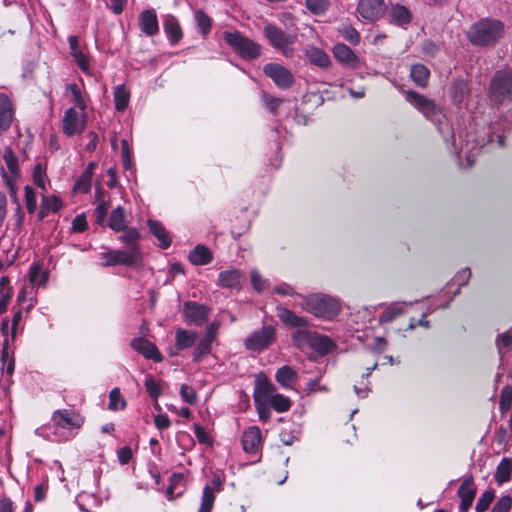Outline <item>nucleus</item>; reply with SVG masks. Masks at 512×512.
<instances>
[{
	"label": "nucleus",
	"instance_id": "1",
	"mask_svg": "<svg viewBox=\"0 0 512 512\" xmlns=\"http://www.w3.org/2000/svg\"><path fill=\"white\" fill-rule=\"evenodd\" d=\"M503 34V25L498 20L483 19L473 24L467 32L469 41L478 46L494 44Z\"/></svg>",
	"mask_w": 512,
	"mask_h": 512
},
{
	"label": "nucleus",
	"instance_id": "2",
	"mask_svg": "<svg viewBox=\"0 0 512 512\" xmlns=\"http://www.w3.org/2000/svg\"><path fill=\"white\" fill-rule=\"evenodd\" d=\"M302 298L300 306L305 311L324 318H333L340 311L338 301L325 294L299 295Z\"/></svg>",
	"mask_w": 512,
	"mask_h": 512
},
{
	"label": "nucleus",
	"instance_id": "3",
	"mask_svg": "<svg viewBox=\"0 0 512 512\" xmlns=\"http://www.w3.org/2000/svg\"><path fill=\"white\" fill-rule=\"evenodd\" d=\"M263 34L268 43L283 56L291 57L293 55L292 46L297 41V34L287 33L275 24L268 23L263 28Z\"/></svg>",
	"mask_w": 512,
	"mask_h": 512
},
{
	"label": "nucleus",
	"instance_id": "4",
	"mask_svg": "<svg viewBox=\"0 0 512 512\" xmlns=\"http://www.w3.org/2000/svg\"><path fill=\"white\" fill-rule=\"evenodd\" d=\"M292 339L299 348L308 347L320 355H326L334 348V344L329 337L307 329L295 330Z\"/></svg>",
	"mask_w": 512,
	"mask_h": 512
},
{
	"label": "nucleus",
	"instance_id": "5",
	"mask_svg": "<svg viewBox=\"0 0 512 512\" xmlns=\"http://www.w3.org/2000/svg\"><path fill=\"white\" fill-rule=\"evenodd\" d=\"M254 399L257 401L264 399V402H268L270 406L280 413L288 411L291 407L289 398L276 393L275 386L267 379L257 380L254 390Z\"/></svg>",
	"mask_w": 512,
	"mask_h": 512
},
{
	"label": "nucleus",
	"instance_id": "6",
	"mask_svg": "<svg viewBox=\"0 0 512 512\" xmlns=\"http://www.w3.org/2000/svg\"><path fill=\"white\" fill-rule=\"evenodd\" d=\"M224 39L243 59L253 60L261 54V46L238 31L224 32Z\"/></svg>",
	"mask_w": 512,
	"mask_h": 512
},
{
	"label": "nucleus",
	"instance_id": "7",
	"mask_svg": "<svg viewBox=\"0 0 512 512\" xmlns=\"http://www.w3.org/2000/svg\"><path fill=\"white\" fill-rule=\"evenodd\" d=\"M490 98L499 103L512 98V70L495 73L490 83Z\"/></svg>",
	"mask_w": 512,
	"mask_h": 512
},
{
	"label": "nucleus",
	"instance_id": "8",
	"mask_svg": "<svg viewBox=\"0 0 512 512\" xmlns=\"http://www.w3.org/2000/svg\"><path fill=\"white\" fill-rule=\"evenodd\" d=\"M274 341L275 329L274 327L267 325L250 333L244 341V346L247 350L261 352L270 347Z\"/></svg>",
	"mask_w": 512,
	"mask_h": 512
},
{
	"label": "nucleus",
	"instance_id": "9",
	"mask_svg": "<svg viewBox=\"0 0 512 512\" xmlns=\"http://www.w3.org/2000/svg\"><path fill=\"white\" fill-rule=\"evenodd\" d=\"M100 257L105 260L102 263L104 267L125 265L128 267L137 266V251L131 249L130 251L124 250H110L105 253H101Z\"/></svg>",
	"mask_w": 512,
	"mask_h": 512
},
{
	"label": "nucleus",
	"instance_id": "10",
	"mask_svg": "<svg viewBox=\"0 0 512 512\" xmlns=\"http://www.w3.org/2000/svg\"><path fill=\"white\" fill-rule=\"evenodd\" d=\"M263 71L267 77L280 89H288L294 83L293 74L284 66L278 63H268L264 66Z\"/></svg>",
	"mask_w": 512,
	"mask_h": 512
},
{
	"label": "nucleus",
	"instance_id": "11",
	"mask_svg": "<svg viewBox=\"0 0 512 512\" xmlns=\"http://www.w3.org/2000/svg\"><path fill=\"white\" fill-rule=\"evenodd\" d=\"M53 424L56 428L72 430L80 428L84 423V418L73 410H57L52 415Z\"/></svg>",
	"mask_w": 512,
	"mask_h": 512
},
{
	"label": "nucleus",
	"instance_id": "12",
	"mask_svg": "<svg viewBox=\"0 0 512 512\" xmlns=\"http://www.w3.org/2000/svg\"><path fill=\"white\" fill-rule=\"evenodd\" d=\"M405 95L406 101L413 105L427 119L432 120V118L438 114L439 109L433 100L411 90L407 91Z\"/></svg>",
	"mask_w": 512,
	"mask_h": 512
},
{
	"label": "nucleus",
	"instance_id": "13",
	"mask_svg": "<svg viewBox=\"0 0 512 512\" xmlns=\"http://www.w3.org/2000/svg\"><path fill=\"white\" fill-rule=\"evenodd\" d=\"M86 126L84 113L76 111L74 108L66 110L62 119V129L67 136L82 133Z\"/></svg>",
	"mask_w": 512,
	"mask_h": 512
},
{
	"label": "nucleus",
	"instance_id": "14",
	"mask_svg": "<svg viewBox=\"0 0 512 512\" xmlns=\"http://www.w3.org/2000/svg\"><path fill=\"white\" fill-rule=\"evenodd\" d=\"M386 10L384 0H359L357 11L366 20L376 21Z\"/></svg>",
	"mask_w": 512,
	"mask_h": 512
},
{
	"label": "nucleus",
	"instance_id": "15",
	"mask_svg": "<svg viewBox=\"0 0 512 512\" xmlns=\"http://www.w3.org/2000/svg\"><path fill=\"white\" fill-rule=\"evenodd\" d=\"M183 313L189 323L202 325L207 321L210 309L204 304L187 301L184 303Z\"/></svg>",
	"mask_w": 512,
	"mask_h": 512
},
{
	"label": "nucleus",
	"instance_id": "16",
	"mask_svg": "<svg viewBox=\"0 0 512 512\" xmlns=\"http://www.w3.org/2000/svg\"><path fill=\"white\" fill-rule=\"evenodd\" d=\"M138 26L148 37L158 34L159 24L156 12L153 9L142 11L138 17Z\"/></svg>",
	"mask_w": 512,
	"mask_h": 512
},
{
	"label": "nucleus",
	"instance_id": "17",
	"mask_svg": "<svg viewBox=\"0 0 512 512\" xmlns=\"http://www.w3.org/2000/svg\"><path fill=\"white\" fill-rule=\"evenodd\" d=\"M131 347L147 359H153L156 362H160L162 360V356L160 355L157 347L152 342L144 338L132 339Z\"/></svg>",
	"mask_w": 512,
	"mask_h": 512
},
{
	"label": "nucleus",
	"instance_id": "18",
	"mask_svg": "<svg viewBox=\"0 0 512 512\" xmlns=\"http://www.w3.org/2000/svg\"><path fill=\"white\" fill-rule=\"evenodd\" d=\"M458 496L461 499L459 509L461 512H467L471 507L476 495L473 480L471 478L465 479L458 489Z\"/></svg>",
	"mask_w": 512,
	"mask_h": 512
},
{
	"label": "nucleus",
	"instance_id": "19",
	"mask_svg": "<svg viewBox=\"0 0 512 512\" xmlns=\"http://www.w3.org/2000/svg\"><path fill=\"white\" fill-rule=\"evenodd\" d=\"M244 279V274L240 270L230 269L219 273L217 283L222 288L235 289L241 286Z\"/></svg>",
	"mask_w": 512,
	"mask_h": 512
},
{
	"label": "nucleus",
	"instance_id": "20",
	"mask_svg": "<svg viewBox=\"0 0 512 512\" xmlns=\"http://www.w3.org/2000/svg\"><path fill=\"white\" fill-rule=\"evenodd\" d=\"M123 234L119 236V240L126 244V249L124 251H130L131 249H135L137 251V264H140L142 261V252L139 247V239L140 234L136 228H128L122 231Z\"/></svg>",
	"mask_w": 512,
	"mask_h": 512
},
{
	"label": "nucleus",
	"instance_id": "21",
	"mask_svg": "<svg viewBox=\"0 0 512 512\" xmlns=\"http://www.w3.org/2000/svg\"><path fill=\"white\" fill-rule=\"evenodd\" d=\"M261 442V431L256 426L246 429L242 435L243 449L247 453H256Z\"/></svg>",
	"mask_w": 512,
	"mask_h": 512
},
{
	"label": "nucleus",
	"instance_id": "22",
	"mask_svg": "<svg viewBox=\"0 0 512 512\" xmlns=\"http://www.w3.org/2000/svg\"><path fill=\"white\" fill-rule=\"evenodd\" d=\"M197 340V333L185 329H177L175 333V348L177 351H172L171 355H177L178 351L192 347Z\"/></svg>",
	"mask_w": 512,
	"mask_h": 512
},
{
	"label": "nucleus",
	"instance_id": "23",
	"mask_svg": "<svg viewBox=\"0 0 512 512\" xmlns=\"http://www.w3.org/2000/svg\"><path fill=\"white\" fill-rule=\"evenodd\" d=\"M334 57L341 63L356 67L359 62L357 55L345 44L337 43L332 49Z\"/></svg>",
	"mask_w": 512,
	"mask_h": 512
},
{
	"label": "nucleus",
	"instance_id": "24",
	"mask_svg": "<svg viewBox=\"0 0 512 512\" xmlns=\"http://www.w3.org/2000/svg\"><path fill=\"white\" fill-rule=\"evenodd\" d=\"M68 43L70 46V54L74 59V62L79 66V68L83 72H88L89 70V60L85 56V54L79 49V40L77 36H69Z\"/></svg>",
	"mask_w": 512,
	"mask_h": 512
},
{
	"label": "nucleus",
	"instance_id": "25",
	"mask_svg": "<svg viewBox=\"0 0 512 512\" xmlns=\"http://www.w3.org/2000/svg\"><path fill=\"white\" fill-rule=\"evenodd\" d=\"M277 316L285 325L289 327L304 329V327L308 324L306 318L296 315L293 311L287 308H278Z\"/></svg>",
	"mask_w": 512,
	"mask_h": 512
},
{
	"label": "nucleus",
	"instance_id": "26",
	"mask_svg": "<svg viewBox=\"0 0 512 512\" xmlns=\"http://www.w3.org/2000/svg\"><path fill=\"white\" fill-rule=\"evenodd\" d=\"M220 481L213 480V485H207L203 489L202 502L199 512H211L215 501V492L220 489Z\"/></svg>",
	"mask_w": 512,
	"mask_h": 512
},
{
	"label": "nucleus",
	"instance_id": "27",
	"mask_svg": "<svg viewBox=\"0 0 512 512\" xmlns=\"http://www.w3.org/2000/svg\"><path fill=\"white\" fill-rule=\"evenodd\" d=\"M163 28L171 44H177L182 38V29L176 17L166 16L163 22Z\"/></svg>",
	"mask_w": 512,
	"mask_h": 512
},
{
	"label": "nucleus",
	"instance_id": "28",
	"mask_svg": "<svg viewBox=\"0 0 512 512\" xmlns=\"http://www.w3.org/2000/svg\"><path fill=\"white\" fill-rule=\"evenodd\" d=\"M188 259L193 265L202 266L213 260V254L208 247L199 244L189 253Z\"/></svg>",
	"mask_w": 512,
	"mask_h": 512
},
{
	"label": "nucleus",
	"instance_id": "29",
	"mask_svg": "<svg viewBox=\"0 0 512 512\" xmlns=\"http://www.w3.org/2000/svg\"><path fill=\"white\" fill-rule=\"evenodd\" d=\"M13 119L12 103L7 95L0 94V129L8 130Z\"/></svg>",
	"mask_w": 512,
	"mask_h": 512
},
{
	"label": "nucleus",
	"instance_id": "30",
	"mask_svg": "<svg viewBox=\"0 0 512 512\" xmlns=\"http://www.w3.org/2000/svg\"><path fill=\"white\" fill-rule=\"evenodd\" d=\"M275 378L282 387L292 388L298 379V374L292 367L284 365L276 371Z\"/></svg>",
	"mask_w": 512,
	"mask_h": 512
},
{
	"label": "nucleus",
	"instance_id": "31",
	"mask_svg": "<svg viewBox=\"0 0 512 512\" xmlns=\"http://www.w3.org/2000/svg\"><path fill=\"white\" fill-rule=\"evenodd\" d=\"M306 56L312 64L321 68H328L331 65L329 55L318 47L309 46L306 49Z\"/></svg>",
	"mask_w": 512,
	"mask_h": 512
},
{
	"label": "nucleus",
	"instance_id": "32",
	"mask_svg": "<svg viewBox=\"0 0 512 512\" xmlns=\"http://www.w3.org/2000/svg\"><path fill=\"white\" fill-rule=\"evenodd\" d=\"M414 302H394L390 304L381 314L380 320L383 322H391L398 316L406 312L407 306H412Z\"/></svg>",
	"mask_w": 512,
	"mask_h": 512
},
{
	"label": "nucleus",
	"instance_id": "33",
	"mask_svg": "<svg viewBox=\"0 0 512 512\" xmlns=\"http://www.w3.org/2000/svg\"><path fill=\"white\" fill-rule=\"evenodd\" d=\"M148 227L150 232L160 241L162 249H166L171 245V238L160 222L148 220Z\"/></svg>",
	"mask_w": 512,
	"mask_h": 512
},
{
	"label": "nucleus",
	"instance_id": "34",
	"mask_svg": "<svg viewBox=\"0 0 512 512\" xmlns=\"http://www.w3.org/2000/svg\"><path fill=\"white\" fill-rule=\"evenodd\" d=\"M10 279L3 276L0 279V313H5L8 309L9 303L13 297L12 287L9 285Z\"/></svg>",
	"mask_w": 512,
	"mask_h": 512
},
{
	"label": "nucleus",
	"instance_id": "35",
	"mask_svg": "<svg viewBox=\"0 0 512 512\" xmlns=\"http://www.w3.org/2000/svg\"><path fill=\"white\" fill-rule=\"evenodd\" d=\"M108 226L115 232L124 231L127 227L125 211L121 206L116 207L110 215Z\"/></svg>",
	"mask_w": 512,
	"mask_h": 512
},
{
	"label": "nucleus",
	"instance_id": "36",
	"mask_svg": "<svg viewBox=\"0 0 512 512\" xmlns=\"http://www.w3.org/2000/svg\"><path fill=\"white\" fill-rule=\"evenodd\" d=\"M429 76L430 71L423 64H415L411 66L410 77L416 85L425 87L428 83Z\"/></svg>",
	"mask_w": 512,
	"mask_h": 512
},
{
	"label": "nucleus",
	"instance_id": "37",
	"mask_svg": "<svg viewBox=\"0 0 512 512\" xmlns=\"http://www.w3.org/2000/svg\"><path fill=\"white\" fill-rule=\"evenodd\" d=\"M512 473V460L510 458H503L498 464L495 472V480L499 485L508 482Z\"/></svg>",
	"mask_w": 512,
	"mask_h": 512
},
{
	"label": "nucleus",
	"instance_id": "38",
	"mask_svg": "<svg viewBox=\"0 0 512 512\" xmlns=\"http://www.w3.org/2000/svg\"><path fill=\"white\" fill-rule=\"evenodd\" d=\"M468 92L469 88L464 80L459 79L453 82L451 87V95L454 103L461 105L467 98Z\"/></svg>",
	"mask_w": 512,
	"mask_h": 512
},
{
	"label": "nucleus",
	"instance_id": "39",
	"mask_svg": "<svg viewBox=\"0 0 512 512\" xmlns=\"http://www.w3.org/2000/svg\"><path fill=\"white\" fill-rule=\"evenodd\" d=\"M391 18L399 26L406 25L411 21V13L403 5H393L391 8Z\"/></svg>",
	"mask_w": 512,
	"mask_h": 512
},
{
	"label": "nucleus",
	"instance_id": "40",
	"mask_svg": "<svg viewBox=\"0 0 512 512\" xmlns=\"http://www.w3.org/2000/svg\"><path fill=\"white\" fill-rule=\"evenodd\" d=\"M130 100V92L125 88L124 85H118L114 90V101L115 108L119 112H123Z\"/></svg>",
	"mask_w": 512,
	"mask_h": 512
},
{
	"label": "nucleus",
	"instance_id": "41",
	"mask_svg": "<svg viewBox=\"0 0 512 512\" xmlns=\"http://www.w3.org/2000/svg\"><path fill=\"white\" fill-rule=\"evenodd\" d=\"M194 17L198 31L203 36L209 34L212 26L211 18L202 10L196 11Z\"/></svg>",
	"mask_w": 512,
	"mask_h": 512
},
{
	"label": "nucleus",
	"instance_id": "42",
	"mask_svg": "<svg viewBox=\"0 0 512 512\" xmlns=\"http://www.w3.org/2000/svg\"><path fill=\"white\" fill-rule=\"evenodd\" d=\"M61 207H62V202L58 197L45 196L42 199L40 217L43 218L45 216V214L49 211L57 212L61 209Z\"/></svg>",
	"mask_w": 512,
	"mask_h": 512
},
{
	"label": "nucleus",
	"instance_id": "43",
	"mask_svg": "<svg viewBox=\"0 0 512 512\" xmlns=\"http://www.w3.org/2000/svg\"><path fill=\"white\" fill-rule=\"evenodd\" d=\"M126 406V401L121 396L119 388H114L109 393V409L113 411L122 410Z\"/></svg>",
	"mask_w": 512,
	"mask_h": 512
},
{
	"label": "nucleus",
	"instance_id": "44",
	"mask_svg": "<svg viewBox=\"0 0 512 512\" xmlns=\"http://www.w3.org/2000/svg\"><path fill=\"white\" fill-rule=\"evenodd\" d=\"M101 193H102L101 190L98 189L97 194H98L99 202H98L97 207L95 208L94 216H95L96 222L100 225H103L106 220V215H107V211L109 208V204L106 201H104L103 199H100Z\"/></svg>",
	"mask_w": 512,
	"mask_h": 512
},
{
	"label": "nucleus",
	"instance_id": "45",
	"mask_svg": "<svg viewBox=\"0 0 512 512\" xmlns=\"http://www.w3.org/2000/svg\"><path fill=\"white\" fill-rule=\"evenodd\" d=\"M306 8L315 15L324 14L328 7V0H305Z\"/></svg>",
	"mask_w": 512,
	"mask_h": 512
},
{
	"label": "nucleus",
	"instance_id": "46",
	"mask_svg": "<svg viewBox=\"0 0 512 512\" xmlns=\"http://www.w3.org/2000/svg\"><path fill=\"white\" fill-rule=\"evenodd\" d=\"M30 282L39 286H44L48 280V273L41 272L38 265H32L29 272Z\"/></svg>",
	"mask_w": 512,
	"mask_h": 512
},
{
	"label": "nucleus",
	"instance_id": "47",
	"mask_svg": "<svg viewBox=\"0 0 512 512\" xmlns=\"http://www.w3.org/2000/svg\"><path fill=\"white\" fill-rule=\"evenodd\" d=\"M495 498V493L493 490H486L481 494L477 503H476V512H485Z\"/></svg>",
	"mask_w": 512,
	"mask_h": 512
},
{
	"label": "nucleus",
	"instance_id": "48",
	"mask_svg": "<svg viewBox=\"0 0 512 512\" xmlns=\"http://www.w3.org/2000/svg\"><path fill=\"white\" fill-rule=\"evenodd\" d=\"M512 405V388L506 386L500 394L499 409L501 413L507 412Z\"/></svg>",
	"mask_w": 512,
	"mask_h": 512
},
{
	"label": "nucleus",
	"instance_id": "49",
	"mask_svg": "<svg viewBox=\"0 0 512 512\" xmlns=\"http://www.w3.org/2000/svg\"><path fill=\"white\" fill-rule=\"evenodd\" d=\"M343 38L352 45H357L360 41V35L358 31L352 26L345 25L340 30Z\"/></svg>",
	"mask_w": 512,
	"mask_h": 512
},
{
	"label": "nucleus",
	"instance_id": "50",
	"mask_svg": "<svg viewBox=\"0 0 512 512\" xmlns=\"http://www.w3.org/2000/svg\"><path fill=\"white\" fill-rule=\"evenodd\" d=\"M144 385H145L146 391L148 392V394L150 395L151 398L157 399L161 395V392H162L161 387H160L159 383H157L153 377L148 376L145 379Z\"/></svg>",
	"mask_w": 512,
	"mask_h": 512
},
{
	"label": "nucleus",
	"instance_id": "51",
	"mask_svg": "<svg viewBox=\"0 0 512 512\" xmlns=\"http://www.w3.org/2000/svg\"><path fill=\"white\" fill-rule=\"evenodd\" d=\"M8 328H9L8 319H4L1 323V333L5 338L3 341V349H2V355H1V361H2L3 365L6 364V361L8 359Z\"/></svg>",
	"mask_w": 512,
	"mask_h": 512
},
{
	"label": "nucleus",
	"instance_id": "52",
	"mask_svg": "<svg viewBox=\"0 0 512 512\" xmlns=\"http://www.w3.org/2000/svg\"><path fill=\"white\" fill-rule=\"evenodd\" d=\"M92 172H84L75 184V189L87 193L91 187Z\"/></svg>",
	"mask_w": 512,
	"mask_h": 512
},
{
	"label": "nucleus",
	"instance_id": "53",
	"mask_svg": "<svg viewBox=\"0 0 512 512\" xmlns=\"http://www.w3.org/2000/svg\"><path fill=\"white\" fill-rule=\"evenodd\" d=\"M512 507V497L510 495L502 496L493 506L491 512H509Z\"/></svg>",
	"mask_w": 512,
	"mask_h": 512
},
{
	"label": "nucleus",
	"instance_id": "54",
	"mask_svg": "<svg viewBox=\"0 0 512 512\" xmlns=\"http://www.w3.org/2000/svg\"><path fill=\"white\" fill-rule=\"evenodd\" d=\"M68 90L71 92V94L73 96V102L75 103V105L78 108H80L82 111H84L85 102L81 95V91H80V88L78 87V85L75 83H71L68 85Z\"/></svg>",
	"mask_w": 512,
	"mask_h": 512
},
{
	"label": "nucleus",
	"instance_id": "55",
	"mask_svg": "<svg viewBox=\"0 0 512 512\" xmlns=\"http://www.w3.org/2000/svg\"><path fill=\"white\" fill-rule=\"evenodd\" d=\"M211 351V345L207 344L203 340H200L197 343L196 349L193 354V359L195 362H200L204 356L209 354Z\"/></svg>",
	"mask_w": 512,
	"mask_h": 512
},
{
	"label": "nucleus",
	"instance_id": "56",
	"mask_svg": "<svg viewBox=\"0 0 512 512\" xmlns=\"http://www.w3.org/2000/svg\"><path fill=\"white\" fill-rule=\"evenodd\" d=\"M25 202L26 208L29 213H34L36 210V195L30 186L25 187Z\"/></svg>",
	"mask_w": 512,
	"mask_h": 512
},
{
	"label": "nucleus",
	"instance_id": "57",
	"mask_svg": "<svg viewBox=\"0 0 512 512\" xmlns=\"http://www.w3.org/2000/svg\"><path fill=\"white\" fill-rule=\"evenodd\" d=\"M33 181L42 190L46 191L45 187V172L42 165L39 163L35 166L33 171Z\"/></svg>",
	"mask_w": 512,
	"mask_h": 512
},
{
	"label": "nucleus",
	"instance_id": "58",
	"mask_svg": "<svg viewBox=\"0 0 512 512\" xmlns=\"http://www.w3.org/2000/svg\"><path fill=\"white\" fill-rule=\"evenodd\" d=\"M254 400L260 420L264 422L268 421V419L270 418V410L268 406L270 405L268 404V402H264V399H259V401H257L256 399Z\"/></svg>",
	"mask_w": 512,
	"mask_h": 512
},
{
	"label": "nucleus",
	"instance_id": "59",
	"mask_svg": "<svg viewBox=\"0 0 512 512\" xmlns=\"http://www.w3.org/2000/svg\"><path fill=\"white\" fill-rule=\"evenodd\" d=\"M180 394L187 403L194 404L196 402V392L192 387L186 384L181 385Z\"/></svg>",
	"mask_w": 512,
	"mask_h": 512
},
{
	"label": "nucleus",
	"instance_id": "60",
	"mask_svg": "<svg viewBox=\"0 0 512 512\" xmlns=\"http://www.w3.org/2000/svg\"><path fill=\"white\" fill-rule=\"evenodd\" d=\"M263 101H264L266 108L270 112L275 113L283 100L280 98L270 96L269 94H263Z\"/></svg>",
	"mask_w": 512,
	"mask_h": 512
},
{
	"label": "nucleus",
	"instance_id": "61",
	"mask_svg": "<svg viewBox=\"0 0 512 512\" xmlns=\"http://www.w3.org/2000/svg\"><path fill=\"white\" fill-rule=\"evenodd\" d=\"M496 345L500 354L502 347H510L512 345V331L508 330L503 334H500L496 339Z\"/></svg>",
	"mask_w": 512,
	"mask_h": 512
},
{
	"label": "nucleus",
	"instance_id": "62",
	"mask_svg": "<svg viewBox=\"0 0 512 512\" xmlns=\"http://www.w3.org/2000/svg\"><path fill=\"white\" fill-rule=\"evenodd\" d=\"M72 228L75 232H83L87 228V221L84 215H78L72 222Z\"/></svg>",
	"mask_w": 512,
	"mask_h": 512
},
{
	"label": "nucleus",
	"instance_id": "63",
	"mask_svg": "<svg viewBox=\"0 0 512 512\" xmlns=\"http://www.w3.org/2000/svg\"><path fill=\"white\" fill-rule=\"evenodd\" d=\"M251 283H252L254 289L257 291H262L265 287L264 280L262 279L260 274L255 270H253L251 272Z\"/></svg>",
	"mask_w": 512,
	"mask_h": 512
},
{
	"label": "nucleus",
	"instance_id": "64",
	"mask_svg": "<svg viewBox=\"0 0 512 512\" xmlns=\"http://www.w3.org/2000/svg\"><path fill=\"white\" fill-rule=\"evenodd\" d=\"M154 423H155V426L159 429V430H163V429H166L170 426L171 422H170V419L168 418L167 415L165 414H159L157 416H155L154 418Z\"/></svg>",
	"mask_w": 512,
	"mask_h": 512
}]
</instances>
